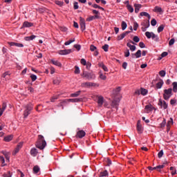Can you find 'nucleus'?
<instances>
[{"instance_id":"1","label":"nucleus","mask_w":177,"mask_h":177,"mask_svg":"<svg viewBox=\"0 0 177 177\" xmlns=\"http://www.w3.org/2000/svg\"><path fill=\"white\" fill-rule=\"evenodd\" d=\"M35 147L37 149H39V150H44L45 147H46V141L45 140V138L42 135H39L37 141L36 142Z\"/></svg>"},{"instance_id":"2","label":"nucleus","mask_w":177,"mask_h":177,"mask_svg":"<svg viewBox=\"0 0 177 177\" xmlns=\"http://www.w3.org/2000/svg\"><path fill=\"white\" fill-rule=\"evenodd\" d=\"M145 37L148 38V39H153L155 42H160V37H158V35L154 34L153 32H145Z\"/></svg>"},{"instance_id":"3","label":"nucleus","mask_w":177,"mask_h":177,"mask_svg":"<svg viewBox=\"0 0 177 177\" xmlns=\"http://www.w3.org/2000/svg\"><path fill=\"white\" fill-rule=\"evenodd\" d=\"M82 77L83 78H86L88 81H92V80H95L96 78V75L93 73H89L86 71H84L82 74Z\"/></svg>"},{"instance_id":"4","label":"nucleus","mask_w":177,"mask_h":177,"mask_svg":"<svg viewBox=\"0 0 177 177\" xmlns=\"http://www.w3.org/2000/svg\"><path fill=\"white\" fill-rule=\"evenodd\" d=\"M163 92V99L165 100H169V98L172 96V88L165 89Z\"/></svg>"},{"instance_id":"5","label":"nucleus","mask_w":177,"mask_h":177,"mask_svg":"<svg viewBox=\"0 0 177 177\" xmlns=\"http://www.w3.org/2000/svg\"><path fill=\"white\" fill-rule=\"evenodd\" d=\"M33 107L32 105L31 104H28L26 106V109L24 111V118H27V117H28V115H30V113L31 111V110H32Z\"/></svg>"},{"instance_id":"6","label":"nucleus","mask_w":177,"mask_h":177,"mask_svg":"<svg viewBox=\"0 0 177 177\" xmlns=\"http://www.w3.org/2000/svg\"><path fill=\"white\" fill-rule=\"evenodd\" d=\"M158 106H160L161 109H164V110H167L168 109V104L165 101H162L161 98L158 100Z\"/></svg>"},{"instance_id":"7","label":"nucleus","mask_w":177,"mask_h":177,"mask_svg":"<svg viewBox=\"0 0 177 177\" xmlns=\"http://www.w3.org/2000/svg\"><path fill=\"white\" fill-rule=\"evenodd\" d=\"M80 28L82 31H85V29L86 28V25L85 24V19L82 18V17H80Z\"/></svg>"},{"instance_id":"8","label":"nucleus","mask_w":177,"mask_h":177,"mask_svg":"<svg viewBox=\"0 0 177 177\" xmlns=\"http://www.w3.org/2000/svg\"><path fill=\"white\" fill-rule=\"evenodd\" d=\"M73 52V50L71 49H67V50H60L58 51L59 55H70Z\"/></svg>"},{"instance_id":"9","label":"nucleus","mask_w":177,"mask_h":177,"mask_svg":"<svg viewBox=\"0 0 177 177\" xmlns=\"http://www.w3.org/2000/svg\"><path fill=\"white\" fill-rule=\"evenodd\" d=\"M23 147V142H19L17 145V147L15 148L14 152L12 153L13 156H16L19 151H20V149Z\"/></svg>"},{"instance_id":"10","label":"nucleus","mask_w":177,"mask_h":177,"mask_svg":"<svg viewBox=\"0 0 177 177\" xmlns=\"http://www.w3.org/2000/svg\"><path fill=\"white\" fill-rule=\"evenodd\" d=\"M97 103L98 104V107H102L104 103V97H103L102 95L99 96Z\"/></svg>"},{"instance_id":"11","label":"nucleus","mask_w":177,"mask_h":177,"mask_svg":"<svg viewBox=\"0 0 177 177\" xmlns=\"http://www.w3.org/2000/svg\"><path fill=\"white\" fill-rule=\"evenodd\" d=\"M119 104H120V100H113L111 102V107H113V109H116V110H118Z\"/></svg>"},{"instance_id":"12","label":"nucleus","mask_w":177,"mask_h":177,"mask_svg":"<svg viewBox=\"0 0 177 177\" xmlns=\"http://www.w3.org/2000/svg\"><path fill=\"white\" fill-rule=\"evenodd\" d=\"M86 135V133L84 131V130H80L77 131L76 134V138H79L80 139H82Z\"/></svg>"},{"instance_id":"13","label":"nucleus","mask_w":177,"mask_h":177,"mask_svg":"<svg viewBox=\"0 0 177 177\" xmlns=\"http://www.w3.org/2000/svg\"><path fill=\"white\" fill-rule=\"evenodd\" d=\"M145 110L147 111V113H150V111H153V110H157L151 104H149L148 105L145 106Z\"/></svg>"},{"instance_id":"14","label":"nucleus","mask_w":177,"mask_h":177,"mask_svg":"<svg viewBox=\"0 0 177 177\" xmlns=\"http://www.w3.org/2000/svg\"><path fill=\"white\" fill-rule=\"evenodd\" d=\"M137 131L138 133H142L143 127H142V124H140V120H138L137 122Z\"/></svg>"},{"instance_id":"15","label":"nucleus","mask_w":177,"mask_h":177,"mask_svg":"<svg viewBox=\"0 0 177 177\" xmlns=\"http://www.w3.org/2000/svg\"><path fill=\"white\" fill-rule=\"evenodd\" d=\"M8 45H10V46H17V48H23L24 46L23 44L16 42H8Z\"/></svg>"},{"instance_id":"16","label":"nucleus","mask_w":177,"mask_h":177,"mask_svg":"<svg viewBox=\"0 0 177 177\" xmlns=\"http://www.w3.org/2000/svg\"><path fill=\"white\" fill-rule=\"evenodd\" d=\"M30 156H32V157H37V156L38 155V149H37L36 148H32L30 149Z\"/></svg>"},{"instance_id":"17","label":"nucleus","mask_w":177,"mask_h":177,"mask_svg":"<svg viewBox=\"0 0 177 177\" xmlns=\"http://www.w3.org/2000/svg\"><path fill=\"white\" fill-rule=\"evenodd\" d=\"M132 57H136V59H139V57H142V51L138 50L136 53L131 54Z\"/></svg>"},{"instance_id":"18","label":"nucleus","mask_w":177,"mask_h":177,"mask_svg":"<svg viewBox=\"0 0 177 177\" xmlns=\"http://www.w3.org/2000/svg\"><path fill=\"white\" fill-rule=\"evenodd\" d=\"M32 26H34V24L28 21H24L22 28H26L28 27H32Z\"/></svg>"},{"instance_id":"19","label":"nucleus","mask_w":177,"mask_h":177,"mask_svg":"<svg viewBox=\"0 0 177 177\" xmlns=\"http://www.w3.org/2000/svg\"><path fill=\"white\" fill-rule=\"evenodd\" d=\"M98 66L100 67L102 69L104 70V71L107 72L109 71V68H107V66L104 65L103 62H100L98 64Z\"/></svg>"},{"instance_id":"20","label":"nucleus","mask_w":177,"mask_h":177,"mask_svg":"<svg viewBox=\"0 0 177 177\" xmlns=\"http://www.w3.org/2000/svg\"><path fill=\"white\" fill-rule=\"evenodd\" d=\"M68 102H71L72 103H78L80 102H82V98H72L69 99Z\"/></svg>"},{"instance_id":"21","label":"nucleus","mask_w":177,"mask_h":177,"mask_svg":"<svg viewBox=\"0 0 177 177\" xmlns=\"http://www.w3.org/2000/svg\"><path fill=\"white\" fill-rule=\"evenodd\" d=\"M135 8V13H139V10H140V8H142V4H134Z\"/></svg>"},{"instance_id":"22","label":"nucleus","mask_w":177,"mask_h":177,"mask_svg":"<svg viewBox=\"0 0 177 177\" xmlns=\"http://www.w3.org/2000/svg\"><path fill=\"white\" fill-rule=\"evenodd\" d=\"M51 63L54 64V66H57V67H62V63L57 60L51 59Z\"/></svg>"},{"instance_id":"23","label":"nucleus","mask_w":177,"mask_h":177,"mask_svg":"<svg viewBox=\"0 0 177 177\" xmlns=\"http://www.w3.org/2000/svg\"><path fill=\"white\" fill-rule=\"evenodd\" d=\"M153 10L156 13H162V8H161V7H159V6H155V8Z\"/></svg>"},{"instance_id":"24","label":"nucleus","mask_w":177,"mask_h":177,"mask_svg":"<svg viewBox=\"0 0 177 177\" xmlns=\"http://www.w3.org/2000/svg\"><path fill=\"white\" fill-rule=\"evenodd\" d=\"M149 93V91L145 88H140V95H142V96H146Z\"/></svg>"},{"instance_id":"25","label":"nucleus","mask_w":177,"mask_h":177,"mask_svg":"<svg viewBox=\"0 0 177 177\" xmlns=\"http://www.w3.org/2000/svg\"><path fill=\"white\" fill-rule=\"evenodd\" d=\"M164 85V81H162V80H160V82H158L156 84V88L157 89H161V88H162V86Z\"/></svg>"},{"instance_id":"26","label":"nucleus","mask_w":177,"mask_h":177,"mask_svg":"<svg viewBox=\"0 0 177 177\" xmlns=\"http://www.w3.org/2000/svg\"><path fill=\"white\" fill-rule=\"evenodd\" d=\"M127 46H128V48H129V49H130V50H131V52L136 50V46L131 44L130 43H127Z\"/></svg>"},{"instance_id":"27","label":"nucleus","mask_w":177,"mask_h":177,"mask_svg":"<svg viewBox=\"0 0 177 177\" xmlns=\"http://www.w3.org/2000/svg\"><path fill=\"white\" fill-rule=\"evenodd\" d=\"M35 38H37V36L32 35L31 36L25 37L24 39L25 41H32V39H35Z\"/></svg>"},{"instance_id":"28","label":"nucleus","mask_w":177,"mask_h":177,"mask_svg":"<svg viewBox=\"0 0 177 177\" xmlns=\"http://www.w3.org/2000/svg\"><path fill=\"white\" fill-rule=\"evenodd\" d=\"M13 139V135H9L4 137V142H10Z\"/></svg>"},{"instance_id":"29","label":"nucleus","mask_w":177,"mask_h":177,"mask_svg":"<svg viewBox=\"0 0 177 177\" xmlns=\"http://www.w3.org/2000/svg\"><path fill=\"white\" fill-rule=\"evenodd\" d=\"M109 176V171L107 170H104L100 173V177Z\"/></svg>"},{"instance_id":"30","label":"nucleus","mask_w":177,"mask_h":177,"mask_svg":"<svg viewBox=\"0 0 177 177\" xmlns=\"http://www.w3.org/2000/svg\"><path fill=\"white\" fill-rule=\"evenodd\" d=\"M140 16H145V17H147L149 19V20H150V19H151L150 14L147 13L146 12H140Z\"/></svg>"},{"instance_id":"31","label":"nucleus","mask_w":177,"mask_h":177,"mask_svg":"<svg viewBox=\"0 0 177 177\" xmlns=\"http://www.w3.org/2000/svg\"><path fill=\"white\" fill-rule=\"evenodd\" d=\"M95 19H99V15L89 17L86 19V21H92V20H95Z\"/></svg>"},{"instance_id":"32","label":"nucleus","mask_w":177,"mask_h":177,"mask_svg":"<svg viewBox=\"0 0 177 177\" xmlns=\"http://www.w3.org/2000/svg\"><path fill=\"white\" fill-rule=\"evenodd\" d=\"M165 125H167V120H165V118H163L162 122L160 124V128H165Z\"/></svg>"},{"instance_id":"33","label":"nucleus","mask_w":177,"mask_h":177,"mask_svg":"<svg viewBox=\"0 0 177 177\" xmlns=\"http://www.w3.org/2000/svg\"><path fill=\"white\" fill-rule=\"evenodd\" d=\"M81 95V91H78L74 93L71 94V97H77V96H80Z\"/></svg>"},{"instance_id":"34","label":"nucleus","mask_w":177,"mask_h":177,"mask_svg":"<svg viewBox=\"0 0 177 177\" xmlns=\"http://www.w3.org/2000/svg\"><path fill=\"white\" fill-rule=\"evenodd\" d=\"M141 26H143V27H145L146 28H149L150 27V21H147L145 22H143Z\"/></svg>"},{"instance_id":"35","label":"nucleus","mask_w":177,"mask_h":177,"mask_svg":"<svg viewBox=\"0 0 177 177\" xmlns=\"http://www.w3.org/2000/svg\"><path fill=\"white\" fill-rule=\"evenodd\" d=\"M172 85H173V92L176 93V92H177V82H174L172 83Z\"/></svg>"},{"instance_id":"36","label":"nucleus","mask_w":177,"mask_h":177,"mask_svg":"<svg viewBox=\"0 0 177 177\" xmlns=\"http://www.w3.org/2000/svg\"><path fill=\"white\" fill-rule=\"evenodd\" d=\"M53 84L54 85H59L61 82L60 79L59 77H56L55 79L53 80Z\"/></svg>"},{"instance_id":"37","label":"nucleus","mask_w":177,"mask_h":177,"mask_svg":"<svg viewBox=\"0 0 177 177\" xmlns=\"http://www.w3.org/2000/svg\"><path fill=\"white\" fill-rule=\"evenodd\" d=\"M100 78L103 81H106V80L107 79V77L106 76V75H104L102 72H100Z\"/></svg>"},{"instance_id":"38","label":"nucleus","mask_w":177,"mask_h":177,"mask_svg":"<svg viewBox=\"0 0 177 177\" xmlns=\"http://www.w3.org/2000/svg\"><path fill=\"white\" fill-rule=\"evenodd\" d=\"M165 26L164 25H160L158 28V32H162V31H164V28H165Z\"/></svg>"},{"instance_id":"39","label":"nucleus","mask_w":177,"mask_h":177,"mask_svg":"<svg viewBox=\"0 0 177 177\" xmlns=\"http://www.w3.org/2000/svg\"><path fill=\"white\" fill-rule=\"evenodd\" d=\"M39 166H38V165H36V166H35L34 167H33V172L35 173V174H38V172H39Z\"/></svg>"},{"instance_id":"40","label":"nucleus","mask_w":177,"mask_h":177,"mask_svg":"<svg viewBox=\"0 0 177 177\" xmlns=\"http://www.w3.org/2000/svg\"><path fill=\"white\" fill-rule=\"evenodd\" d=\"M170 171H171V175L174 176V175H176V169H175L174 167H170Z\"/></svg>"},{"instance_id":"41","label":"nucleus","mask_w":177,"mask_h":177,"mask_svg":"<svg viewBox=\"0 0 177 177\" xmlns=\"http://www.w3.org/2000/svg\"><path fill=\"white\" fill-rule=\"evenodd\" d=\"M127 10H129L130 13H133V7H132V6L128 4L127 5Z\"/></svg>"},{"instance_id":"42","label":"nucleus","mask_w":177,"mask_h":177,"mask_svg":"<svg viewBox=\"0 0 177 177\" xmlns=\"http://www.w3.org/2000/svg\"><path fill=\"white\" fill-rule=\"evenodd\" d=\"M160 56L161 57H160L158 58V60H161V59H162V57H166V56H168V52H163V53H162Z\"/></svg>"},{"instance_id":"43","label":"nucleus","mask_w":177,"mask_h":177,"mask_svg":"<svg viewBox=\"0 0 177 177\" xmlns=\"http://www.w3.org/2000/svg\"><path fill=\"white\" fill-rule=\"evenodd\" d=\"M12 172L7 171L6 173H4L3 174V177H12Z\"/></svg>"},{"instance_id":"44","label":"nucleus","mask_w":177,"mask_h":177,"mask_svg":"<svg viewBox=\"0 0 177 177\" xmlns=\"http://www.w3.org/2000/svg\"><path fill=\"white\" fill-rule=\"evenodd\" d=\"M122 30L124 31V30H125L127 28V27H128V25L126 24L125 21H122Z\"/></svg>"},{"instance_id":"45","label":"nucleus","mask_w":177,"mask_h":177,"mask_svg":"<svg viewBox=\"0 0 177 177\" xmlns=\"http://www.w3.org/2000/svg\"><path fill=\"white\" fill-rule=\"evenodd\" d=\"M170 124H174V119H172V118H170L169 120L167 122V127H169Z\"/></svg>"},{"instance_id":"46","label":"nucleus","mask_w":177,"mask_h":177,"mask_svg":"<svg viewBox=\"0 0 177 177\" xmlns=\"http://www.w3.org/2000/svg\"><path fill=\"white\" fill-rule=\"evenodd\" d=\"M55 3L56 5H58V6H63V5L64 4V2L60 1H55Z\"/></svg>"},{"instance_id":"47","label":"nucleus","mask_w":177,"mask_h":177,"mask_svg":"<svg viewBox=\"0 0 177 177\" xmlns=\"http://www.w3.org/2000/svg\"><path fill=\"white\" fill-rule=\"evenodd\" d=\"M102 49L104 50V52H109V44H104L102 46Z\"/></svg>"},{"instance_id":"48","label":"nucleus","mask_w":177,"mask_h":177,"mask_svg":"<svg viewBox=\"0 0 177 177\" xmlns=\"http://www.w3.org/2000/svg\"><path fill=\"white\" fill-rule=\"evenodd\" d=\"M105 162H106V165H108V167H110V165H111V160L109 158H107L106 159H105Z\"/></svg>"},{"instance_id":"49","label":"nucleus","mask_w":177,"mask_h":177,"mask_svg":"<svg viewBox=\"0 0 177 177\" xmlns=\"http://www.w3.org/2000/svg\"><path fill=\"white\" fill-rule=\"evenodd\" d=\"M138 27H139V24H138V22H134L133 23V30H134V31H137Z\"/></svg>"},{"instance_id":"50","label":"nucleus","mask_w":177,"mask_h":177,"mask_svg":"<svg viewBox=\"0 0 177 177\" xmlns=\"http://www.w3.org/2000/svg\"><path fill=\"white\" fill-rule=\"evenodd\" d=\"M75 41V39H73V40H69L67 41L64 43V45H66V46L70 45V44H73V42H74Z\"/></svg>"},{"instance_id":"51","label":"nucleus","mask_w":177,"mask_h":177,"mask_svg":"<svg viewBox=\"0 0 177 177\" xmlns=\"http://www.w3.org/2000/svg\"><path fill=\"white\" fill-rule=\"evenodd\" d=\"M3 156H5L6 160H8L9 161V152H6V151H3Z\"/></svg>"},{"instance_id":"52","label":"nucleus","mask_w":177,"mask_h":177,"mask_svg":"<svg viewBox=\"0 0 177 177\" xmlns=\"http://www.w3.org/2000/svg\"><path fill=\"white\" fill-rule=\"evenodd\" d=\"M151 25L154 27V26L157 25V21L156 20V19H152V20L151 21Z\"/></svg>"},{"instance_id":"53","label":"nucleus","mask_w":177,"mask_h":177,"mask_svg":"<svg viewBox=\"0 0 177 177\" xmlns=\"http://www.w3.org/2000/svg\"><path fill=\"white\" fill-rule=\"evenodd\" d=\"M162 156H164V151L160 150L158 153V158H161V157H162Z\"/></svg>"},{"instance_id":"54","label":"nucleus","mask_w":177,"mask_h":177,"mask_svg":"<svg viewBox=\"0 0 177 177\" xmlns=\"http://www.w3.org/2000/svg\"><path fill=\"white\" fill-rule=\"evenodd\" d=\"M167 74V72L165 71L162 70L159 72V75L160 77H164Z\"/></svg>"},{"instance_id":"55","label":"nucleus","mask_w":177,"mask_h":177,"mask_svg":"<svg viewBox=\"0 0 177 177\" xmlns=\"http://www.w3.org/2000/svg\"><path fill=\"white\" fill-rule=\"evenodd\" d=\"M97 48L96 46H93V45H91L90 46V50H91V52H95V50H97Z\"/></svg>"},{"instance_id":"56","label":"nucleus","mask_w":177,"mask_h":177,"mask_svg":"<svg viewBox=\"0 0 177 177\" xmlns=\"http://www.w3.org/2000/svg\"><path fill=\"white\" fill-rule=\"evenodd\" d=\"M125 38V35L122 33L120 36L118 37V41H121V39H124Z\"/></svg>"},{"instance_id":"57","label":"nucleus","mask_w":177,"mask_h":177,"mask_svg":"<svg viewBox=\"0 0 177 177\" xmlns=\"http://www.w3.org/2000/svg\"><path fill=\"white\" fill-rule=\"evenodd\" d=\"M80 67L75 66V74H80Z\"/></svg>"},{"instance_id":"58","label":"nucleus","mask_w":177,"mask_h":177,"mask_svg":"<svg viewBox=\"0 0 177 177\" xmlns=\"http://www.w3.org/2000/svg\"><path fill=\"white\" fill-rule=\"evenodd\" d=\"M131 55V53H129V49H127L125 52H124V57H129V55Z\"/></svg>"},{"instance_id":"59","label":"nucleus","mask_w":177,"mask_h":177,"mask_svg":"<svg viewBox=\"0 0 177 177\" xmlns=\"http://www.w3.org/2000/svg\"><path fill=\"white\" fill-rule=\"evenodd\" d=\"M80 8V6H78V2H75L73 3V9H75V10H77V9H78Z\"/></svg>"},{"instance_id":"60","label":"nucleus","mask_w":177,"mask_h":177,"mask_svg":"<svg viewBox=\"0 0 177 177\" xmlns=\"http://www.w3.org/2000/svg\"><path fill=\"white\" fill-rule=\"evenodd\" d=\"M133 41L134 42H139V41H140V39L139 38V37L135 36V37L133 38Z\"/></svg>"},{"instance_id":"61","label":"nucleus","mask_w":177,"mask_h":177,"mask_svg":"<svg viewBox=\"0 0 177 177\" xmlns=\"http://www.w3.org/2000/svg\"><path fill=\"white\" fill-rule=\"evenodd\" d=\"M83 86H86L87 88H91V82H85L82 84Z\"/></svg>"},{"instance_id":"62","label":"nucleus","mask_w":177,"mask_h":177,"mask_svg":"<svg viewBox=\"0 0 177 177\" xmlns=\"http://www.w3.org/2000/svg\"><path fill=\"white\" fill-rule=\"evenodd\" d=\"M174 44H175V39H171L170 41H169V46H172Z\"/></svg>"},{"instance_id":"63","label":"nucleus","mask_w":177,"mask_h":177,"mask_svg":"<svg viewBox=\"0 0 177 177\" xmlns=\"http://www.w3.org/2000/svg\"><path fill=\"white\" fill-rule=\"evenodd\" d=\"M30 78H31L32 82H34V81H36V80H37V75H30Z\"/></svg>"},{"instance_id":"64","label":"nucleus","mask_w":177,"mask_h":177,"mask_svg":"<svg viewBox=\"0 0 177 177\" xmlns=\"http://www.w3.org/2000/svg\"><path fill=\"white\" fill-rule=\"evenodd\" d=\"M74 48H75V49H77V50H81V45H80V44H75Z\"/></svg>"}]
</instances>
